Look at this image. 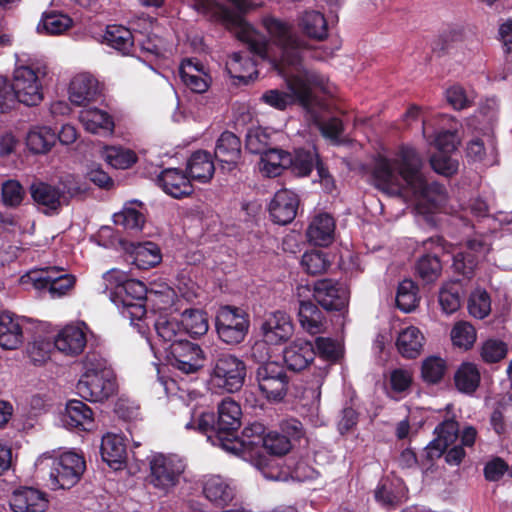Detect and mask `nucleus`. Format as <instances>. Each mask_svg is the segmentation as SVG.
<instances>
[{"label": "nucleus", "instance_id": "f257e3e1", "mask_svg": "<svg viewBox=\"0 0 512 512\" xmlns=\"http://www.w3.org/2000/svg\"><path fill=\"white\" fill-rule=\"evenodd\" d=\"M285 78L289 93L278 89L264 92L260 100L277 110H285L288 106L298 102L308 112L314 114L316 108L323 109L324 103L317 92L330 93L328 80L319 73L306 70L303 67H275Z\"/></svg>", "mask_w": 512, "mask_h": 512}, {"label": "nucleus", "instance_id": "f03ea898", "mask_svg": "<svg viewBox=\"0 0 512 512\" xmlns=\"http://www.w3.org/2000/svg\"><path fill=\"white\" fill-rule=\"evenodd\" d=\"M262 23L271 43L255 29L254 31L260 36L259 44L253 45L246 39L239 40L248 46L255 57L269 61L273 67H291L292 69L302 67V54L307 49V45L294 33L292 24L273 16L263 18Z\"/></svg>", "mask_w": 512, "mask_h": 512}, {"label": "nucleus", "instance_id": "7ed1b4c3", "mask_svg": "<svg viewBox=\"0 0 512 512\" xmlns=\"http://www.w3.org/2000/svg\"><path fill=\"white\" fill-rule=\"evenodd\" d=\"M103 281L105 290H110L111 301L121 310L123 317L129 319L131 324L144 334L145 285L140 281L127 280L125 273L118 269L106 272Z\"/></svg>", "mask_w": 512, "mask_h": 512}, {"label": "nucleus", "instance_id": "20e7f679", "mask_svg": "<svg viewBox=\"0 0 512 512\" xmlns=\"http://www.w3.org/2000/svg\"><path fill=\"white\" fill-rule=\"evenodd\" d=\"M35 467L39 476L49 481L51 489H70L79 482L86 463L82 455L68 451L58 457L43 454L36 460Z\"/></svg>", "mask_w": 512, "mask_h": 512}, {"label": "nucleus", "instance_id": "39448f33", "mask_svg": "<svg viewBox=\"0 0 512 512\" xmlns=\"http://www.w3.org/2000/svg\"><path fill=\"white\" fill-rule=\"evenodd\" d=\"M47 75L46 64L38 59L18 58L11 85L19 103L37 106L44 99L43 79Z\"/></svg>", "mask_w": 512, "mask_h": 512}, {"label": "nucleus", "instance_id": "423d86ee", "mask_svg": "<svg viewBox=\"0 0 512 512\" xmlns=\"http://www.w3.org/2000/svg\"><path fill=\"white\" fill-rule=\"evenodd\" d=\"M247 367L240 357L229 352L213 355L208 368V387L218 394L236 393L245 383Z\"/></svg>", "mask_w": 512, "mask_h": 512}, {"label": "nucleus", "instance_id": "0eeeda50", "mask_svg": "<svg viewBox=\"0 0 512 512\" xmlns=\"http://www.w3.org/2000/svg\"><path fill=\"white\" fill-rule=\"evenodd\" d=\"M76 388L83 399L91 402H103L116 393V376L105 361L95 356L87 357L85 371Z\"/></svg>", "mask_w": 512, "mask_h": 512}, {"label": "nucleus", "instance_id": "6e6552de", "mask_svg": "<svg viewBox=\"0 0 512 512\" xmlns=\"http://www.w3.org/2000/svg\"><path fill=\"white\" fill-rule=\"evenodd\" d=\"M402 162L400 172L406 181L407 188L411 189L416 197L427 200L435 208L444 205L447 199L445 187L436 182L427 183L421 172L422 160L415 149H403Z\"/></svg>", "mask_w": 512, "mask_h": 512}, {"label": "nucleus", "instance_id": "1a4fd4ad", "mask_svg": "<svg viewBox=\"0 0 512 512\" xmlns=\"http://www.w3.org/2000/svg\"><path fill=\"white\" fill-rule=\"evenodd\" d=\"M190 7L209 20L221 23L231 31L238 39H246L250 43L259 44L260 36L254 28L242 17L228 7L214 0H184Z\"/></svg>", "mask_w": 512, "mask_h": 512}, {"label": "nucleus", "instance_id": "9d476101", "mask_svg": "<svg viewBox=\"0 0 512 512\" xmlns=\"http://www.w3.org/2000/svg\"><path fill=\"white\" fill-rule=\"evenodd\" d=\"M148 483L161 494L167 495L179 483L185 470L184 462L176 455L152 454L149 458Z\"/></svg>", "mask_w": 512, "mask_h": 512}, {"label": "nucleus", "instance_id": "9b49d317", "mask_svg": "<svg viewBox=\"0 0 512 512\" xmlns=\"http://www.w3.org/2000/svg\"><path fill=\"white\" fill-rule=\"evenodd\" d=\"M398 159L390 160L385 157H378L372 169V182L374 186L388 195H401L406 185V181L401 175L402 168V150Z\"/></svg>", "mask_w": 512, "mask_h": 512}, {"label": "nucleus", "instance_id": "f8f14e48", "mask_svg": "<svg viewBox=\"0 0 512 512\" xmlns=\"http://www.w3.org/2000/svg\"><path fill=\"white\" fill-rule=\"evenodd\" d=\"M248 315L240 308L224 306L216 316V330L221 341L229 345L241 343L248 333Z\"/></svg>", "mask_w": 512, "mask_h": 512}, {"label": "nucleus", "instance_id": "ddd939ff", "mask_svg": "<svg viewBox=\"0 0 512 512\" xmlns=\"http://www.w3.org/2000/svg\"><path fill=\"white\" fill-rule=\"evenodd\" d=\"M265 435L263 424L255 422L243 429L241 437L233 434L226 442H222L223 440L219 437L216 439V442L218 447L223 450L243 458L261 457V447L265 440Z\"/></svg>", "mask_w": 512, "mask_h": 512}, {"label": "nucleus", "instance_id": "4468645a", "mask_svg": "<svg viewBox=\"0 0 512 512\" xmlns=\"http://www.w3.org/2000/svg\"><path fill=\"white\" fill-rule=\"evenodd\" d=\"M256 381L260 392L273 401L282 400L288 391L289 378L277 362L261 363L256 370Z\"/></svg>", "mask_w": 512, "mask_h": 512}, {"label": "nucleus", "instance_id": "2eb2a0df", "mask_svg": "<svg viewBox=\"0 0 512 512\" xmlns=\"http://www.w3.org/2000/svg\"><path fill=\"white\" fill-rule=\"evenodd\" d=\"M168 351L169 364L183 374L197 373L204 365V352L198 344L186 339L172 344Z\"/></svg>", "mask_w": 512, "mask_h": 512}, {"label": "nucleus", "instance_id": "dca6fc26", "mask_svg": "<svg viewBox=\"0 0 512 512\" xmlns=\"http://www.w3.org/2000/svg\"><path fill=\"white\" fill-rule=\"evenodd\" d=\"M293 324L289 315L283 311L269 314L261 325L263 342L256 343L252 348L253 356L266 349V344L277 345L289 339L293 334Z\"/></svg>", "mask_w": 512, "mask_h": 512}, {"label": "nucleus", "instance_id": "f3484780", "mask_svg": "<svg viewBox=\"0 0 512 512\" xmlns=\"http://www.w3.org/2000/svg\"><path fill=\"white\" fill-rule=\"evenodd\" d=\"M241 414L239 404L231 398H226L219 404L214 434L208 435V440L212 445L218 446L216 442L218 437L223 440L222 442H226L236 433L241 425Z\"/></svg>", "mask_w": 512, "mask_h": 512}, {"label": "nucleus", "instance_id": "a211bd4d", "mask_svg": "<svg viewBox=\"0 0 512 512\" xmlns=\"http://www.w3.org/2000/svg\"><path fill=\"white\" fill-rule=\"evenodd\" d=\"M481 122H486L487 126L479 128L483 131L484 138H475L467 145V156L473 161L482 162L487 155L494 156L496 152V142L493 138V126L497 121V114L494 110L488 112L481 111L477 116Z\"/></svg>", "mask_w": 512, "mask_h": 512}, {"label": "nucleus", "instance_id": "6ab92c4d", "mask_svg": "<svg viewBox=\"0 0 512 512\" xmlns=\"http://www.w3.org/2000/svg\"><path fill=\"white\" fill-rule=\"evenodd\" d=\"M29 191L33 201L47 215L58 213L68 203V196L63 189L41 180L33 181Z\"/></svg>", "mask_w": 512, "mask_h": 512}, {"label": "nucleus", "instance_id": "aec40b11", "mask_svg": "<svg viewBox=\"0 0 512 512\" xmlns=\"http://www.w3.org/2000/svg\"><path fill=\"white\" fill-rule=\"evenodd\" d=\"M24 282H31L37 290H47L52 298L63 297L74 288L76 277L72 274H61L51 277L49 271L30 272L23 278Z\"/></svg>", "mask_w": 512, "mask_h": 512}, {"label": "nucleus", "instance_id": "412c9836", "mask_svg": "<svg viewBox=\"0 0 512 512\" xmlns=\"http://www.w3.org/2000/svg\"><path fill=\"white\" fill-rule=\"evenodd\" d=\"M490 243L483 237L467 241L466 250L453 256L454 269L466 277H470L479 263L490 251Z\"/></svg>", "mask_w": 512, "mask_h": 512}, {"label": "nucleus", "instance_id": "4be33fe9", "mask_svg": "<svg viewBox=\"0 0 512 512\" xmlns=\"http://www.w3.org/2000/svg\"><path fill=\"white\" fill-rule=\"evenodd\" d=\"M313 297L325 310L339 311L348 303L346 288L331 279L318 280L314 284Z\"/></svg>", "mask_w": 512, "mask_h": 512}, {"label": "nucleus", "instance_id": "5701e85b", "mask_svg": "<svg viewBox=\"0 0 512 512\" xmlns=\"http://www.w3.org/2000/svg\"><path fill=\"white\" fill-rule=\"evenodd\" d=\"M28 320L12 312L0 314V346L3 349L14 350L24 341V331Z\"/></svg>", "mask_w": 512, "mask_h": 512}, {"label": "nucleus", "instance_id": "b1692460", "mask_svg": "<svg viewBox=\"0 0 512 512\" xmlns=\"http://www.w3.org/2000/svg\"><path fill=\"white\" fill-rule=\"evenodd\" d=\"M13 512H45L49 506L47 495L32 487L15 490L9 499Z\"/></svg>", "mask_w": 512, "mask_h": 512}, {"label": "nucleus", "instance_id": "393cba45", "mask_svg": "<svg viewBox=\"0 0 512 512\" xmlns=\"http://www.w3.org/2000/svg\"><path fill=\"white\" fill-rule=\"evenodd\" d=\"M299 198L289 189L277 191L269 204V212L272 220L280 225L290 223L297 214Z\"/></svg>", "mask_w": 512, "mask_h": 512}, {"label": "nucleus", "instance_id": "a878e982", "mask_svg": "<svg viewBox=\"0 0 512 512\" xmlns=\"http://www.w3.org/2000/svg\"><path fill=\"white\" fill-rule=\"evenodd\" d=\"M179 76L183 84L195 93H204L210 86L211 77L196 58L184 59L181 62Z\"/></svg>", "mask_w": 512, "mask_h": 512}, {"label": "nucleus", "instance_id": "bb28decb", "mask_svg": "<svg viewBox=\"0 0 512 512\" xmlns=\"http://www.w3.org/2000/svg\"><path fill=\"white\" fill-rule=\"evenodd\" d=\"M316 355L313 344L304 339H296L283 350V359L288 369L302 371L314 360Z\"/></svg>", "mask_w": 512, "mask_h": 512}, {"label": "nucleus", "instance_id": "cd10ccee", "mask_svg": "<svg viewBox=\"0 0 512 512\" xmlns=\"http://www.w3.org/2000/svg\"><path fill=\"white\" fill-rule=\"evenodd\" d=\"M100 93L98 80L89 73L75 75L69 86V100L78 106L94 101Z\"/></svg>", "mask_w": 512, "mask_h": 512}, {"label": "nucleus", "instance_id": "c85d7f7f", "mask_svg": "<svg viewBox=\"0 0 512 512\" xmlns=\"http://www.w3.org/2000/svg\"><path fill=\"white\" fill-rule=\"evenodd\" d=\"M157 184L173 198L189 196L193 192L190 179L178 168L164 169L157 177Z\"/></svg>", "mask_w": 512, "mask_h": 512}, {"label": "nucleus", "instance_id": "c756f323", "mask_svg": "<svg viewBox=\"0 0 512 512\" xmlns=\"http://www.w3.org/2000/svg\"><path fill=\"white\" fill-rule=\"evenodd\" d=\"M214 155L223 169L233 170L241 156L240 139L232 132H223L216 142Z\"/></svg>", "mask_w": 512, "mask_h": 512}, {"label": "nucleus", "instance_id": "7c9ffc66", "mask_svg": "<svg viewBox=\"0 0 512 512\" xmlns=\"http://www.w3.org/2000/svg\"><path fill=\"white\" fill-rule=\"evenodd\" d=\"M86 335L81 327L65 326L55 337L54 347L67 356H77L86 346Z\"/></svg>", "mask_w": 512, "mask_h": 512}, {"label": "nucleus", "instance_id": "2f4dec72", "mask_svg": "<svg viewBox=\"0 0 512 512\" xmlns=\"http://www.w3.org/2000/svg\"><path fill=\"white\" fill-rule=\"evenodd\" d=\"M334 233L335 220L324 212L312 218L306 232L309 242L316 246H328L334 239Z\"/></svg>", "mask_w": 512, "mask_h": 512}, {"label": "nucleus", "instance_id": "473e14b6", "mask_svg": "<svg viewBox=\"0 0 512 512\" xmlns=\"http://www.w3.org/2000/svg\"><path fill=\"white\" fill-rule=\"evenodd\" d=\"M425 337L419 328L407 326L401 329L396 338L398 352L407 359L417 358L424 347Z\"/></svg>", "mask_w": 512, "mask_h": 512}, {"label": "nucleus", "instance_id": "72a5a7b5", "mask_svg": "<svg viewBox=\"0 0 512 512\" xmlns=\"http://www.w3.org/2000/svg\"><path fill=\"white\" fill-rule=\"evenodd\" d=\"M226 71L231 78L244 83L257 77L256 61L247 52H233L226 61Z\"/></svg>", "mask_w": 512, "mask_h": 512}, {"label": "nucleus", "instance_id": "f704fd0d", "mask_svg": "<svg viewBox=\"0 0 512 512\" xmlns=\"http://www.w3.org/2000/svg\"><path fill=\"white\" fill-rule=\"evenodd\" d=\"M63 422L70 428L90 430L94 424V413L80 400H70L66 404Z\"/></svg>", "mask_w": 512, "mask_h": 512}, {"label": "nucleus", "instance_id": "c9c22d12", "mask_svg": "<svg viewBox=\"0 0 512 512\" xmlns=\"http://www.w3.org/2000/svg\"><path fill=\"white\" fill-rule=\"evenodd\" d=\"M203 494L211 503L219 507L228 505L234 498V491L229 483L218 475L204 478Z\"/></svg>", "mask_w": 512, "mask_h": 512}, {"label": "nucleus", "instance_id": "e433bc0d", "mask_svg": "<svg viewBox=\"0 0 512 512\" xmlns=\"http://www.w3.org/2000/svg\"><path fill=\"white\" fill-rule=\"evenodd\" d=\"M102 459L114 469H119L126 458L124 438L118 434L107 433L101 442Z\"/></svg>", "mask_w": 512, "mask_h": 512}, {"label": "nucleus", "instance_id": "4c0bfd02", "mask_svg": "<svg viewBox=\"0 0 512 512\" xmlns=\"http://www.w3.org/2000/svg\"><path fill=\"white\" fill-rule=\"evenodd\" d=\"M291 154L282 150L271 148L261 155L259 170L266 177H277L291 165Z\"/></svg>", "mask_w": 512, "mask_h": 512}, {"label": "nucleus", "instance_id": "58836bf2", "mask_svg": "<svg viewBox=\"0 0 512 512\" xmlns=\"http://www.w3.org/2000/svg\"><path fill=\"white\" fill-rule=\"evenodd\" d=\"M459 427L454 420H447L435 428L437 437L427 446L430 457H440L442 453L455 442Z\"/></svg>", "mask_w": 512, "mask_h": 512}, {"label": "nucleus", "instance_id": "ea45409f", "mask_svg": "<svg viewBox=\"0 0 512 512\" xmlns=\"http://www.w3.org/2000/svg\"><path fill=\"white\" fill-rule=\"evenodd\" d=\"M301 31L311 39L322 41L328 36V24L324 14L317 10H306L298 21Z\"/></svg>", "mask_w": 512, "mask_h": 512}, {"label": "nucleus", "instance_id": "a19ab883", "mask_svg": "<svg viewBox=\"0 0 512 512\" xmlns=\"http://www.w3.org/2000/svg\"><path fill=\"white\" fill-rule=\"evenodd\" d=\"M154 328L158 338L167 344L166 350L170 349L172 344L185 339V329L175 317L159 315L154 322Z\"/></svg>", "mask_w": 512, "mask_h": 512}, {"label": "nucleus", "instance_id": "79ce46f5", "mask_svg": "<svg viewBox=\"0 0 512 512\" xmlns=\"http://www.w3.org/2000/svg\"><path fill=\"white\" fill-rule=\"evenodd\" d=\"M298 318L302 328L311 335L320 334L325 330L323 313L310 301H300Z\"/></svg>", "mask_w": 512, "mask_h": 512}, {"label": "nucleus", "instance_id": "37998d69", "mask_svg": "<svg viewBox=\"0 0 512 512\" xmlns=\"http://www.w3.org/2000/svg\"><path fill=\"white\" fill-rule=\"evenodd\" d=\"M79 120L91 133H111L114 127L108 113L97 108H88L80 112Z\"/></svg>", "mask_w": 512, "mask_h": 512}, {"label": "nucleus", "instance_id": "c03bdc74", "mask_svg": "<svg viewBox=\"0 0 512 512\" xmlns=\"http://www.w3.org/2000/svg\"><path fill=\"white\" fill-rule=\"evenodd\" d=\"M190 177L199 182L209 181L215 171L211 155L206 151H197L191 155L187 163Z\"/></svg>", "mask_w": 512, "mask_h": 512}, {"label": "nucleus", "instance_id": "a18cd8bd", "mask_svg": "<svg viewBox=\"0 0 512 512\" xmlns=\"http://www.w3.org/2000/svg\"><path fill=\"white\" fill-rule=\"evenodd\" d=\"M55 141V132L46 126L32 128L26 137L27 147L36 154L48 152L55 144Z\"/></svg>", "mask_w": 512, "mask_h": 512}, {"label": "nucleus", "instance_id": "49530a36", "mask_svg": "<svg viewBox=\"0 0 512 512\" xmlns=\"http://www.w3.org/2000/svg\"><path fill=\"white\" fill-rule=\"evenodd\" d=\"M447 38L449 41L455 43V48L464 53L462 60L470 59L480 47L478 38L471 31H466L463 28L451 29Z\"/></svg>", "mask_w": 512, "mask_h": 512}, {"label": "nucleus", "instance_id": "de8ad7c7", "mask_svg": "<svg viewBox=\"0 0 512 512\" xmlns=\"http://www.w3.org/2000/svg\"><path fill=\"white\" fill-rule=\"evenodd\" d=\"M104 39L106 43L121 52L128 54L133 46V35L129 29L121 25H109L106 29Z\"/></svg>", "mask_w": 512, "mask_h": 512}, {"label": "nucleus", "instance_id": "09e8293b", "mask_svg": "<svg viewBox=\"0 0 512 512\" xmlns=\"http://www.w3.org/2000/svg\"><path fill=\"white\" fill-rule=\"evenodd\" d=\"M73 20L66 14L58 12L45 13L37 26L39 33L60 35L72 27Z\"/></svg>", "mask_w": 512, "mask_h": 512}, {"label": "nucleus", "instance_id": "8fccbe9b", "mask_svg": "<svg viewBox=\"0 0 512 512\" xmlns=\"http://www.w3.org/2000/svg\"><path fill=\"white\" fill-rule=\"evenodd\" d=\"M181 325L185 329V335L201 336L208 331V320L206 314L197 309L185 310L182 313Z\"/></svg>", "mask_w": 512, "mask_h": 512}, {"label": "nucleus", "instance_id": "3c124183", "mask_svg": "<svg viewBox=\"0 0 512 512\" xmlns=\"http://www.w3.org/2000/svg\"><path fill=\"white\" fill-rule=\"evenodd\" d=\"M480 382V373L472 363H463L455 374V384L458 390L472 393Z\"/></svg>", "mask_w": 512, "mask_h": 512}, {"label": "nucleus", "instance_id": "603ef678", "mask_svg": "<svg viewBox=\"0 0 512 512\" xmlns=\"http://www.w3.org/2000/svg\"><path fill=\"white\" fill-rule=\"evenodd\" d=\"M291 165L289 168L298 176H307L311 173L317 163V154L314 149H297L291 154Z\"/></svg>", "mask_w": 512, "mask_h": 512}, {"label": "nucleus", "instance_id": "864d4df0", "mask_svg": "<svg viewBox=\"0 0 512 512\" xmlns=\"http://www.w3.org/2000/svg\"><path fill=\"white\" fill-rule=\"evenodd\" d=\"M103 157L110 166L116 169H127L137 160V156L132 150L116 146L106 147Z\"/></svg>", "mask_w": 512, "mask_h": 512}, {"label": "nucleus", "instance_id": "5fc2aeb1", "mask_svg": "<svg viewBox=\"0 0 512 512\" xmlns=\"http://www.w3.org/2000/svg\"><path fill=\"white\" fill-rule=\"evenodd\" d=\"M447 370L446 361L438 356H429L423 360L421 377L428 384L439 383Z\"/></svg>", "mask_w": 512, "mask_h": 512}, {"label": "nucleus", "instance_id": "6e6d98bb", "mask_svg": "<svg viewBox=\"0 0 512 512\" xmlns=\"http://www.w3.org/2000/svg\"><path fill=\"white\" fill-rule=\"evenodd\" d=\"M113 221L125 230L138 232L145 223V217L143 213L134 207L125 206L120 212L113 215Z\"/></svg>", "mask_w": 512, "mask_h": 512}, {"label": "nucleus", "instance_id": "4d7b16f0", "mask_svg": "<svg viewBox=\"0 0 512 512\" xmlns=\"http://www.w3.org/2000/svg\"><path fill=\"white\" fill-rule=\"evenodd\" d=\"M417 286L411 280L402 281L397 290L396 303L399 309L408 313L418 305Z\"/></svg>", "mask_w": 512, "mask_h": 512}, {"label": "nucleus", "instance_id": "13d9d810", "mask_svg": "<svg viewBox=\"0 0 512 512\" xmlns=\"http://www.w3.org/2000/svg\"><path fill=\"white\" fill-rule=\"evenodd\" d=\"M460 286L458 283H447L439 292V304L446 314L456 312L461 305Z\"/></svg>", "mask_w": 512, "mask_h": 512}, {"label": "nucleus", "instance_id": "bf43d9fd", "mask_svg": "<svg viewBox=\"0 0 512 512\" xmlns=\"http://www.w3.org/2000/svg\"><path fill=\"white\" fill-rule=\"evenodd\" d=\"M270 134L261 127L250 128L246 134V149L253 154H264L270 148Z\"/></svg>", "mask_w": 512, "mask_h": 512}, {"label": "nucleus", "instance_id": "052dcab7", "mask_svg": "<svg viewBox=\"0 0 512 512\" xmlns=\"http://www.w3.org/2000/svg\"><path fill=\"white\" fill-rule=\"evenodd\" d=\"M375 500L386 507L394 506L399 502V493L396 491V482L390 478H382L374 490Z\"/></svg>", "mask_w": 512, "mask_h": 512}, {"label": "nucleus", "instance_id": "680f3d73", "mask_svg": "<svg viewBox=\"0 0 512 512\" xmlns=\"http://www.w3.org/2000/svg\"><path fill=\"white\" fill-rule=\"evenodd\" d=\"M468 310L471 316L484 319L491 312L490 296L485 290L477 289L470 295Z\"/></svg>", "mask_w": 512, "mask_h": 512}, {"label": "nucleus", "instance_id": "e2e57ef3", "mask_svg": "<svg viewBox=\"0 0 512 512\" xmlns=\"http://www.w3.org/2000/svg\"><path fill=\"white\" fill-rule=\"evenodd\" d=\"M441 269L440 261L436 256L424 255L416 264V272L425 283L437 280Z\"/></svg>", "mask_w": 512, "mask_h": 512}, {"label": "nucleus", "instance_id": "0e129e2a", "mask_svg": "<svg viewBox=\"0 0 512 512\" xmlns=\"http://www.w3.org/2000/svg\"><path fill=\"white\" fill-rule=\"evenodd\" d=\"M25 197V190L19 181L9 179L2 184L1 199L7 207H18Z\"/></svg>", "mask_w": 512, "mask_h": 512}, {"label": "nucleus", "instance_id": "69168bd1", "mask_svg": "<svg viewBox=\"0 0 512 512\" xmlns=\"http://www.w3.org/2000/svg\"><path fill=\"white\" fill-rule=\"evenodd\" d=\"M291 447L290 439L287 436L273 431L265 435L261 451L265 450L272 455L282 456L288 453Z\"/></svg>", "mask_w": 512, "mask_h": 512}, {"label": "nucleus", "instance_id": "338daca9", "mask_svg": "<svg viewBox=\"0 0 512 512\" xmlns=\"http://www.w3.org/2000/svg\"><path fill=\"white\" fill-rule=\"evenodd\" d=\"M451 339L455 346L469 349L476 340V331L468 322H458L451 331Z\"/></svg>", "mask_w": 512, "mask_h": 512}, {"label": "nucleus", "instance_id": "774afa93", "mask_svg": "<svg viewBox=\"0 0 512 512\" xmlns=\"http://www.w3.org/2000/svg\"><path fill=\"white\" fill-rule=\"evenodd\" d=\"M301 265L308 274L317 275L326 271L329 261L322 251L312 250L303 254Z\"/></svg>", "mask_w": 512, "mask_h": 512}]
</instances>
